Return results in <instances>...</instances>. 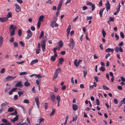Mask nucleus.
<instances>
[{"instance_id":"f257e3e1","label":"nucleus","mask_w":125,"mask_h":125,"mask_svg":"<svg viewBox=\"0 0 125 125\" xmlns=\"http://www.w3.org/2000/svg\"><path fill=\"white\" fill-rule=\"evenodd\" d=\"M16 28V27L13 24L10 26L9 29L10 31H10L11 36H13L14 34L15 29Z\"/></svg>"},{"instance_id":"f03ea898","label":"nucleus","mask_w":125,"mask_h":125,"mask_svg":"<svg viewBox=\"0 0 125 125\" xmlns=\"http://www.w3.org/2000/svg\"><path fill=\"white\" fill-rule=\"evenodd\" d=\"M53 20L52 22L51 23L50 26L52 28H54L55 27H57L58 25L56 22V18L55 17H53Z\"/></svg>"},{"instance_id":"7ed1b4c3","label":"nucleus","mask_w":125,"mask_h":125,"mask_svg":"<svg viewBox=\"0 0 125 125\" xmlns=\"http://www.w3.org/2000/svg\"><path fill=\"white\" fill-rule=\"evenodd\" d=\"M70 43L69 46L70 48L72 49L73 48L75 45L74 42L73 38L70 39Z\"/></svg>"},{"instance_id":"20e7f679","label":"nucleus","mask_w":125,"mask_h":125,"mask_svg":"<svg viewBox=\"0 0 125 125\" xmlns=\"http://www.w3.org/2000/svg\"><path fill=\"white\" fill-rule=\"evenodd\" d=\"M27 32L28 33L27 36V39H28L32 36V33L29 29L27 31Z\"/></svg>"},{"instance_id":"39448f33","label":"nucleus","mask_w":125,"mask_h":125,"mask_svg":"<svg viewBox=\"0 0 125 125\" xmlns=\"http://www.w3.org/2000/svg\"><path fill=\"white\" fill-rule=\"evenodd\" d=\"M105 7L106 8L107 11H108V10H109L110 9V5L108 0L107 1L106 3L105 4Z\"/></svg>"},{"instance_id":"423d86ee","label":"nucleus","mask_w":125,"mask_h":125,"mask_svg":"<svg viewBox=\"0 0 125 125\" xmlns=\"http://www.w3.org/2000/svg\"><path fill=\"white\" fill-rule=\"evenodd\" d=\"M15 87H18L20 88H21L23 86V85L21 83V81H19L17 82L15 85Z\"/></svg>"},{"instance_id":"0eeeda50","label":"nucleus","mask_w":125,"mask_h":125,"mask_svg":"<svg viewBox=\"0 0 125 125\" xmlns=\"http://www.w3.org/2000/svg\"><path fill=\"white\" fill-rule=\"evenodd\" d=\"M63 0H61L58 4V6L57 7V10L58 11L61 8L62 4V3Z\"/></svg>"},{"instance_id":"6e6552de","label":"nucleus","mask_w":125,"mask_h":125,"mask_svg":"<svg viewBox=\"0 0 125 125\" xmlns=\"http://www.w3.org/2000/svg\"><path fill=\"white\" fill-rule=\"evenodd\" d=\"M15 10L18 12L20 11L21 10V8L17 4H15Z\"/></svg>"},{"instance_id":"1a4fd4ad","label":"nucleus","mask_w":125,"mask_h":125,"mask_svg":"<svg viewBox=\"0 0 125 125\" xmlns=\"http://www.w3.org/2000/svg\"><path fill=\"white\" fill-rule=\"evenodd\" d=\"M64 61V59L62 58H59V59L58 66H59L60 65L62 64V62Z\"/></svg>"},{"instance_id":"9d476101","label":"nucleus","mask_w":125,"mask_h":125,"mask_svg":"<svg viewBox=\"0 0 125 125\" xmlns=\"http://www.w3.org/2000/svg\"><path fill=\"white\" fill-rule=\"evenodd\" d=\"M8 18L6 17L0 18V21L1 22H4L8 20Z\"/></svg>"},{"instance_id":"9b49d317","label":"nucleus","mask_w":125,"mask_h":125,"mask_svg":"<svg viewBox=\"0 0 125 125\" xmlns=\"http://www.w3.org/2000/svg\"><path fill=\"white\" fill-rule=\"evenodd\" d=\"M18 115H16V116L13 118V119H11V120L13 122H14L15 121H17L18 118Z\"/></svg>"},{"instance_id":"f8f14e48","label":"nucleus","mask_w":125,"mask_h":125,"mask_svg":"<svg viewBox=\"0 0 125 125\" xmlns=\"http://www.w3.org/2000/svg\"><path fill=\"white\" fill-rule=\"evenodd\" d=\"M16 77V76L13 77L10 76H9L7 77L6 78V79L7 81L9 80H11L12 79H14Z\"/></svg>"},{"instance_id":"ddd939ff","label":"nucleus","mask_w":125,"mask_h":125,"mask_svg":"<svg viewBox=\"0 0 125 125\" xmlns=\"http://www.w3.org/2000/svg\"><path fill=\"white\" fill-rule=\"evenodd\" d=\"M105 52H114V49H113L108 48L105 50Z\"/></svg>"},{"instance_id":"4468645a","label":"nucleus","mask_w":125,"mask_h":125,"mask_svg":"<svg viewBox=\"0 0 125 125\" xmlns=\"http://www.w3.org/2000/svg\"><path fill=\"white\" fill-rule=\"evenodd\" d=\"M71 26L69 25L67 29V35H69L70 33V31L71 28Z\"/></svg>"},{"instance_id":"2eb2a0df","label":"nucleus","mask_w":125,"mask_h":125,"mask_svg":"<svg viewBox=\"0 0 125 125\" xmlns=\"http://www.w3.org/2000/svg\"><path fill=\"white\" fill-rule=\"evenodd\" d=\"M57 55L55 56L54 54V55H53L52 56L51 58V61H52L53 62H54L56 59V57H57Z\"/></svg>"},{"instance_id":"dca6fc26","label":"nucleus","mask_w":125,"mask_h":125,"mask_svg":"<svg viewBox=\"0 0 125 125\" xmlns=\"http://www.w3.org/2000/svg\"><path fill=\"white\" fill-rule=\"evenodd\" d=\"M105 9L104 8H102L101 9L99 12V14L100 15V17H101L102 16V13L103 11Z\"/></svg>"},{"instance_id":"f3484780","label":"nucleus","mask_w":125,"mask_h":125,"mask_svg":"<svg viewBox=\"0 0 125 125\" xmlns=\"http://www.w3.org/2000/svg\"><path fill=\"white\" fill-rule=\"evenodd\" d=\"M38 62V60L37 59H36L35 60H33L31 62L30 64L31 65H32L36 63L37 62Z\"/></svg>"},{"instance_id":"a211bd4d","label":"nucleus","mask_w":125,"mask_h":125,"mask_svg":"<svg viewBox=\"0 0 125 125\" xmlns=\"http://www.w3.org/2000/svg\"><path fill=\"white\" fill-rule=\"evenodd\" d=\"M44 18V17L43 15H41L39 17L38 21L40 22H42L43 21Z\"/></svg>"},{"instance_id":"6ab92c4d","label":"nucleus","mask_w":125,"mask_h":125,"mask_svg":"<svg viewBox=\"0 0 125 125\" xmlns=\"http://www.w3.org/2000/svg\"><path fill=\"white\" fill-rule=\"evenodd\" d=\"M77 106L75 104H74L73 106V110L75 111L77 110L78 109Z\"/></svg>"},{"instance_id":"aec40b11","label":"nucleus","mask_w":125,"mask_h":125,"mask_svg":"<svg viewBox=\"0 0 125 125\" xmlns=\"http://www.w3.org/2000/svg\"><path fill=\"white\" fill-rule=\"evenodd\" d=\"M12 15L11 12H8V14L6 16V18H8H8H11L12 17Z\"/></svg>"},{"instance_id":"412c9836","label":"nucleus","mask_w":125,"mask_h":125,"mask_svg":"<svg viewBox=\"0 0 125 125\" xmlns=\"http://www.w3.org/2000/svg\"><path fill=\"white\" fill-rule=\"evenodd\" d=\"M61 70L60 68H58L56 70L55 73L58 74L59 73L61 72Z\"/></svg>"},{"instance_id":"4be33fe9","label":"nucleus","mask_w":125,"mask_h":125,"mask_svg":"<svg viewBox=\"0 0 125 125\" xmlns=\"http://www.w3.org/2000/svg\"><path fill=\"white\" fill-rule=\"evenodd\" d=\"M3 42V38L2 36H0V47L2 45Z\"/></svg>"},{"instance_id":"5701e85b","label":"nucleus","mask_w":125,"mask_h":125,"mask_svg":"<svg viewBox=\"0 0 125 125\" xmlns=\"http://www.w3.org/2000/svg\"><path fill=\"white\" fill-rule=\"evenodd\" d=\"M77 59H75L74 61V65L76 67H78L79 65V63L78 62H77Z\"/></svg>"},{"instance_id":"b1692460","label":"nucleus","mask_w":125,"mask_h":125,"mask_svg":"<svg viewBox=\"0 0 125 125\" xmlns=\"http://www.w3.org/2000/svg\"><path fill=\"white\" fill-rule=\"evenodd\" d=\"M41 81V79H37L36 81V83L38 85H40V83Z\"/></svg>"},{"instance_id":"393cba45","label":"nucleus","mask_w":125,"mask_h":125,"mask_svg":"<svg viewBox=\"0 0 125 125\" xmlns=\"http://www.w3.org/2000/svg\"><path fill=\"white\" fill-rule=\"evenodd\" d=\"M51 99L52 101H54L55 99V95L53 94L51 97Z\"/></svg>"},{"instance_id":"a878e982","label":"nucleus","mask_w":125,"mask_h":125,"mask_svg":"<svg viewBox=\"0 0 125 125\" xmlns=\"http://www.w3.org/2000/svg\"><path fill=\"white\" fill-rule=\"evenodd\" d=\"M77 115H74V117H73V118L72 121L74 122L75 121H76L77 119Z\"/></svg>"},{"instance_id":"bb28decb","label":"nucleus","mask_w":125,"mask_h":125,"mask_svg":"<svg viewBox=\"0 0 125 125\" xmlns=\"http://www.w3.org/2000/svg\"><path fill=\"white\" fill-rule=\"evenodd\" d=\"M55 109H52V111L51 113L50 114V116H51V115H53L55 113Z\"/></svg>"},{"instance_id":"cd10ccee","label":"nucleus","mask_w":125,"mask_h":125,"mask_svg":"<svg viewBox=\"0 0 125 125\" xmlns=\"http://www.w3.org/2000/svg\"><path fill=\"white\" fill-rule=\"evenodd\" d=\"M39 121L38 123L39 124H40L44 120V118H40L38 119Z\"/></svg>"},{"instance_id":"c85d7f7f","label":"nucleus","mask_w":125,"mask_h":125,"mask_svg":"<svg viewBox=\"0 0 125 125\" xmlns=\"http://www.w3.org/2000/svg\"><path fill=\"white\" fill-rule=\"evenodd\" d=\"M102 32L103 37H105L106 35V33L104 29L102 30Z\"/></svg>"},{"instance_id":"c756f323","label":"nucleus","mask_w":125,"mask_h":125,"mask_svg":"<svg viewBox=\"0 0 125 125\" xmlns=\"http://www.w3.org/2000/svg\"><path fill=\"white\" fill-rule=\"evenodd\" d=\"M14 110V108L13 107H11L9 108L8 110V111L9 112H12Z\"/></svg>"},{"instance_id":"7c9ffc66","label":"nucleus","mask_w":125,"mask_h":125,"mask_svg":"<svg viewBox=\"0 0 125 125\" xmlns=\"http://www.w3.org/2000/svg\"><path fill=\"white\" fill-rule=\"evenodd\" d=\"M58 48L57 47L54 48L53 49V51H54V54H55V56L57 55L56 50Z\"/></svg>"},{"instance_id":"2f4dec72","label":"nucleus","mask_w":125,"mask_h":125,"mask_svg":"<svg viewBox=\"0 0 125 125\" xmlns=\"http://www.w3.org/2000/svg\"><path fill=\"white\" fill-rule=\"evenodd\" d=\"M58 75L57 74L55 73L53 76V79L54 80L56 79Z\"/></svg>"},{"instance_id":"473e14b6","label":"nucleus","mask_w":125,"mask_h":125,"mask_svg":"<svg viewBox=\"0 0 125 125\" xmlns=\"http://www.w3.org/2000/svg\"><path fill=\"white\" fill-rule=\"evenodd\" d=\"M22 31L21 29H20L18 31V34L19 36H21V35Z\"/></svg>"},{"instance_id":"72a5a7b5","label":"nucleus","mask_w":125,"mask_h":125,"mask_svg":"<svg viewBox=\"0 0 125 125\" xmlns=\"http://www.w3.org/2000/svg\"><path fill=\"white\" fill-rule=\"evenodd\" d=\"M63 45V43L62 41H60L59 43V45L60 47L61 48L62 47Z\"/></svg>"},{"instance_id":"f704fd0d","label":"nucleus","mask_w":125,"mask_h":125,"mask_svg":"<svg viewBox=\"0 0 125 125\" xmlns=\"http://www.w3.org/2000/svg\"><path fill=\"white\" fill-rule=\"evenodd\" d=\"M24 85L25 86L27 87L29 86L30 85V84L28 82H26L24 83Z\"/></svg>"},{"instance_id":"c9c22d12","label":"nucleus","mask_w":125,"mask_h":125,"mask_svg":"<svg viewBox=\"0 0 125 125\" xmlns=\"http://www.w3.org/2000/svg\"><path fill=\"white\" fill-rule=\"evenodd\" d=\"M45 46L46 45H42V51L43 52H44V50L45 49Z\"/></svg>"},{"instance_id":"e433bc0d","label":"nucleus","mask_w":125,"mask_h":125,"mask_svg":"<svg viewBox=\"0 0 125 125\" xmlns=\"http://www.w3.org/2000/svg\"><path fill=\"white\" fill-rule=\"evenodd\" d=\"M44 33L43 32V31H41V34L39 37V39H40L41 38L43 35Z\"/></svg>"},{"instance_id":"4c0bfd02","label":"nucleus","mask_w":125,"mask_h":125,"mask_svg":"<svg viewBox=\"0 0 125 125\" xmlns=\"http://www.w3.org/2000/svg\"><path fill=\"white\" fill-rule=\"evenodd\" d=\"M69 116L68 115H67L66 116V119L65 120V122L64 123V124L65 125L66 124L67 122V120H68V119L69 118Z\"/></svg>"},{"instance_id":"58836bf2","label":"nucleus","mask_w":125,"mask_h":125,"mask_svg":"<svg viewBox=\"0 0 125 125\" xmlns=\"http://www.w3.org/2000/svg\"><path fill=\"white\" fill-rule=\"evenodd\" d=\"M115 18H114L112 17H110L109 18V20L110 21H113L114 20Z\"/></svg>"},{"instance_id":"ea45409f","label":"nucleus","mask_w":125,"mask_h":125,"mask_svg":"<svg viewBox=\"0 0 125 125\" xmlns=\"http://www.w3.org/2000/svg\"><path fill=\"white\" fill-rule=\"evenodd\" d=\"M17 113V111L15 109V111L14 113H10V115H16Z\"/></svg>"},{"instance_id":"a19ab883","label":"nucleus","mask_w":125,"mask_h":125,"mask_svg":"<svg viewBox=\"0 0 125 125\" xmlns=\"http://www.w3.org/2000/svg\"><path fill=\"white\" fill-rule=\"evenodd\" d=\"M13 44L15 47H17L18 46V43L16 42H13Z\"/></svg>"},{"instance_id":"79ce46f5","label":"nucleus","mask_w":125,"mask_h":125,"mask_svg":"<svg viewBox=\"0 0 125 125\" xmlns=\"http://www.w3.org/2000/svg\"><path fill=\"white\" fill-rule=\"evenodd\" d=\"M35 76L36 77H37L38 79H39L40 78L42 77L40 74H38L37 75L36 74V75Z\"/></svg>"},{"instance_id":"37998d69","label":"nucleus","mask_w":125,"mask_h":125,"mask_svg":"<svg viewBox=\"0 0 125 125\" xmlns=\"http://www.w3.org/2000/svg\"><path fill=\"white\" fill-rule=\"evenodd\" d=\"M56 99L58 102H60V96L58 95L57 96Z\"/></svg>"},{"instance_id":"c03bdc74","label":"nucleus","mask_w":125,"mask_h":125,"mask_svg":"<svg viewBox=\"0 0 125 125\" xmlns=\"http://www.w3.org/2000/svg\"><path fill=\"white\" fill-rule=\"evenodd\" d=\"M26 73V72H22L20 73L19 75H25Z\"/></svg>"},{"instance_id":"a18cd8bd","label":"nucleus","mask_w":125,"mask_h":125,"mask_svg":"<svg viewBox=\"0 0 125 125\" xmlns=\"http://www.w3.org/2000/svg\"><path fill=\"white\" fill-rule=\"evenodd\" d=\"M99 69L100 70L103 72H104L105 70V68L104 67H101Z\"/></svg>"},{"instance_id":"49530a36","label":"nucleus","mask_w":125,"mask_h":125,"mask_svg":"<svg viewBox=\"0 0 125 125\" xmlns=\"http://www.w3.org/2000/svg\"><path fill=\"white\" fill-rule=\"evenodd\" d=\"M83 76L84 77H85L87 74V71L86 70H84L83 71Z\"/></svg>"},{"instance_id":"de8ad7c7","label":"nucleus","mask_w":125,"mask_h":125,"mask_svg":"<svg viewBox=\"0 0 125 125\" xmlns=\"http://www.w3.org/2000/svg\"><path fill=\"white\" fill-rule=\"evenodd\" d=\"M94 79L97 82H98L99 81L98 77L97 76H95L94 77Z\"/></svg>"},{"instance_id":"09e8293b","label":"nucleus","mask_w":125,"mask_h":125,"mask_svg":"<svg viewBox=\"0 0 125 125\" xmlns=\"http://www.w3.org/2000/svg\"><path fill=\"white\" fill-rule=\"evenodd\" d=\"M119 9H117V11H116L115 13H114V14L115 15H117L118 13V12L119 11Z\"/></svg>"},{"instance_id":"8fccbe9b","label":"nucleus","mask_w":125,"mask_h":125,"mask_svg":"<svg viewBox=\"0 0 125 125\" xmlns=\"http://www.w3.org/2000/svg\"><path fill=\"white\" fill-rule=\"evenodd\" d=\"M103 87L104 89L108 90L109 89L106 86L104 85H103Z\"/></svg>"},{"instance_id":"3c124183","label":"nucleus","mask_w":125,"mask_h":125,"mask_svg":"<svg viewBox=\"0 0 125 125\" xmlns=\"http://www.w3.org/2000/svg\"><path fill=\"white\" fill-rule=\"evenodd\" d=\"M5 69L4 68H2L1 70L0 73L1 74L4 73L5 71Z\"/></svg>"},{"instance_id":"603ef678","label":"nucleus","mask_w":125,"mask_h":125,"mask_svg":"<svg viewBox=\"0 0 125 125\" xmlns=\"http://www.w3.org/2000/svg\"><path fill=\"white\" fill-rule=\"evenodd\" d=\"M120 35L121 37L122 38H124V34L123 32H121L120 33Z\"/></svg>"},{"instance_id":"864d4df0","label":"nucleus","mask_w":125,"mask_h":125,"mask_svg":"<svg viewBox=\"0 0 125 125\" xmlns=\"http://www.w3.org/2000/svg\"><path fill=\"white\" fill-rule=\"evenodd\" d=\"M18 94H19V97H20L21 96V95H22L23 94V93L22 92L20 91H18Z\"/></svg>"},{"instance_id":"5fc2aeb1","label":"nucleus","mask_w":125,"mask_h":125,"mask_svg":"<svg viewBox=\"0 0 125 125\" xmlns=\"http://www.w3.org/2000/svg\"><path fill=\"white\" fill-rule=\"evenodd\" d=\"M91 5L92 6V11H93L94 10L95 8V5L94 4H92V5Z\"/></svg>"},{"instance_id":"6e6d98bb","label":"nucleus","mask_w":125,"mask_h":125,"mask_svg":"<svg viewBox=\"0 0 125 125\" xmlns=\"http://www.w3.org/2000/svg\"><path fill=\"white\" fill-rule=\"evenodd\" d=\"M41 22L40 21H38V23H37V27L38 28H40V26L41 25Z\"/></svg>"},{"instance_id":"4d7b16f0","label":"nucleus","mask_w":125,"mask_h":125,"mask_svg":"<svg viewBox=\"0 0 125 125\" xmlns=\"http://www.w3.org/2000/svg\"><path fill=\"white\" fill-rule=\"evenodd\" d=\"M78 17L77 16L73 20V22H75L76 21V20L78 19Z\"/></svg>"},{"instance_id":"13d9d810","label":"nucleus","mask_w":125,"mask_h":125,"mask_svg":"<svg viewBox=\"0 0 125 125\" xmlns=\"http://www.w3.org/2000/svg\"><path fill=\"white\" fill-rule=\"evenodd\" d=\"M19 43L22 47H23L24 46V43L22 41H20Z\"/></svg>"},{"instance_id":"bf43d9fd","label":"nucleus","mask_w":125,"mask_h":125,"mask_svg":"<svg viewBox=\"0 0 125 125\" xmlns=\"http://www.w3.org/2000/svg\"><path fill=\"white\" fill-rule=\"evenodd\" d=\"M25 62V61H22L20 62H16V63L18 64H22L23 63H24Z\"/></svg>"},{"instance_id":"052dcab7","label":"nucleus","mask_w":125,"mask_h":125,"mask_svg":"<svg viewBox=\"0 0 125 125\" xmlns=\"http://www.w3.org/2000/svg\"><path fill=\"white\" fill-rule=\"evenodd\" d=\"M2 121L4 123H6L7 122V119H3L2 120Z\"/></svg>"},{"instance_id":"680f3d73","label":"nucleus","mask_w":125,"mask_h":125,"mask_svg":"<svg viewBox=\"0 0 125 125\" xmlns=\"http://www.w3.org/2000/svg\"><path fill=\"white\" fill-rule=\"evenodd\" d=\"M14 41V38L13 37H12L9 40V41L11 42H13Z\"/></svg>"},{"instance_id":"e2e57ef3","label":"nucleus","mask_w":125,"mask_h":125,"mask_svg":"<svg viewBox=\"0 0 125 125\" xmlns=\"http://www.w3.org/2000/svg\"><path fill=\"white\" fill-rule=\"evenodd\" d=\"M40 49H37L36 50V53L37 54H38L40 53Z\"/></svg>"},{"instance_id":"0e129e2a","label":"nucleus","mask_w":125,"mask_h":125,"mask_svg":"<svg viewBox=\"0 0 125 125\" xmlns=\"http://www.w3.org/2000/svg\"><path fill=\"white\" fill-rule=\"evenodd\" d=\"M117 88L120 90H122V87L121 85H119L117 87Z\"/></svg>"},{"instance_id":"69168bd1","label":"nucleus","mask_w":125,"mask_h":125,"mask_svg":"<svg viewBox=\"0 0 125 125\" xmlns=\"http://www.w3.org/2000/svg\"><path fill=\"white\" fill-rule=\"evenodd\" d=\"M31 29L32 31H34L35 30V28L34 26H32L31 27Z\"/></svg>"},{"instance_id":"338daca9","label":"nucleus","mask_w":125,"mask_h":125,"mask_svg":"<svg viewBox=\"0 0 125 125\" xmlns=\"http://www.w3.org/2000/svg\"><path fill=\"white\" fill-rule=\"evenodd\" d=\"M115 51L116 52H118V48L117 47H115L114 49Z\"/></svg>"},{"instance_id":"774afa93","label":"nucleus","mask_w":125,"mask_h":125,"mask_svg":"<svg viewBox=\"0 0 125 125\" xmlns=\"http://www.w3.org/2000/svg\"><path fill=\"white\" fill-rule=\"evenodd\" d=\"M121 80L123 82H124L125 81V79L123 77H121Z\"/></svg>"}]
</instances>
